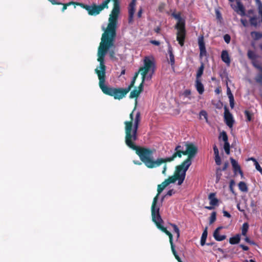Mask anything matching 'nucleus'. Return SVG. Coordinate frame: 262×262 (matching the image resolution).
Returning a JSON list of instances; mask_svg holds the SVG:
<instances>
[{
	"instance_id": "1",
	"label": "nucleus",
	"mask_w": 262,
	"mask_h": 262,
	"mask_svg": "<svg viewBox=\"0 0 262 262\" xmlns=\"http://www.w3.org/2000/svg\"><path fill=\"white\" fill-rule=\"evenodd\" d=\"M137 103V99L135 102V106L129 114V121L124 122L125 142L126 145L130 148L136 151L141 161L148 168H154L160 166L163 163L170 162L177 158H181L182 155H184L186 142H183L177 145L174 149L175 152L170 157L166 158H158L154 160L152 155L155 152V149H150L140 147L136 146L134 142L137 139V131L141 121V114L140 112L136 111Z\"/></svg>"
},
{
	"instance_id": "2",
	"label": "nucleus",
	"mask_w": 262,
	"mask_h": 262,
	"mask_svg": "<svg viewBox=\"0 0 262 262\" xmlns=\"http://www.w3.org/2000/svg\"><path fill=\"white\" fill-rule=\"evenodd\" d=\"M103 46H99L98 47L97 61L99 62V65L97 66L95 70V72L97 74L99 79V86L104 94L113 96L115 99L119 100L122 99L134 86L138 76V73L135 74L130 84L124 89H115L106 86L105 85L106 66H105L104 61L105 51L103 49Z\"/></svg>"
},
{
	"instance_id": "3",
	"label": "nucleus",
	"mask_w": 262,
	"mask_h": 262,
	"mask_svg": "<svg viewBox=\"0 0 262 262\" xmlns=\"http://www.w3.org/2000/svg\"><path fill=\"white\" fill-rule=\"evenodd\" d=\"M155 65L154 62L149 58L146 57L144 59V65L140 68L139 72L141 75L142 81L138 88L132 91L129 95L130 98H137L143 90V83L145 80H149L154 73Z\"/></svg>"
},
{
	"instance_id": "4",
	"label": "nucleus",
	"mask_w": 262,
	"mask_h": 262,
	"mask_svg": "<svg viewBox=\"0 0 262 262\" xmlns=\"http://www.w3.org/2000/svg\"><path fill=\"white\" fill-rule=\"evenodd\" d=\"M184 155H187V158L177 167L182 170V176L186 175V172L192 163V159L196 155L198 147L192 143L186 142Z\"/></svg>"
},
{
	"instance_id": "5",
	"label": "nucleus",
	"mask_w": 262,
	"mask_h": 262,
	"mask_svg": "<svg viewBox=\"0 0 262 262\" xmlns=\"http://www.w3.org/2000/svg\"><path fill=\"white\" fill-rule=\"evenodd\" d=\"M173 17L178 20L176 25V29L177 30V40L181 46L184 45L185 38V20L181 17L180 14H173Z\"/></svg>"
},
{
	"instance_id": "6",
	"label": "nucleus",
	"mask_w": 262,
	"mask_h": 262,
	"mask_svg": "<svg viewBox=\"0 0 262 262\" xmlns=\"http://www.w3.org/2000/svg\"><path fill=\"white\" fill-rule=\"evenodd\" d=\"M181 174H182V170L176 166L174 174L166 179L159 185V186H162L163 188H165L169 184L174 183L177 180H178V184L181 185L184 182L186 176V175L182 176Z\"/></svg>"
},
{
	"instance_id": "7",
	"label": "nucleus",
	"mask_w": 262,
	"mask_h": 262,
	"mask_svg": "<svg viewBox=\"0 0 262 262\" xmlns=\"http://www.w3.org/2000/svg\"><path fill=\"white\" fill-rule=\"evenodd\" d=\"M181 174H182V170L176 166L174 174L166 179L159 185V186H162L163 188H165L169 184L174 183L177 180H178V184L181 185L184 182L186 176V175L182 176Z\"/></svg>"
},
{
	"instance_id": "8",
	"label": "nucleus",
	"mask_w": 262,
	"mask_h": 262,
	"mask_svg": "<svg viewBox=\"0 0 262 262\" xmlns=\"http://www.w3.org/2000/svg\"><path fill=\"white\" fill-rule=\"evenodd\" d=\"M181 174H182V170L176 166L174 174L166 179L159 185V186H162L163 188H165L169 184L174 183L177 180H178V184L181 185L184 182L186 176V175L182 176Z\"/></svg>"
},
{
	"instance_id": "9",
	"label": "nucleus",
	"mask_w": 262,
	"mask_h": 262,
	"mask_svg": "<svg viewBox=\"0 0 262 262\" xmlns=\"http://www.w3.org/2000/svg\"><path fill=\"white\" fill-rule=\"evenodd\" d=\"M151 216L152 221L156 224L157 227L169 236L170 246H172L173 245L172 235L165 228L161 225L163 221L160 215L159 211L157 210L156 211L151 212Z\"/></svg>"
},
{
	"instance_id": "10",
	"label": "nucleus",
	"mask_w": 262,
	"mask_h": 262,
	"mask_svg": "<svg viewBox=\"0 0 262 262\" xmlns=\"http://www.w3.org/2000/svg\"><path fill=\"white\" fill-rule=\"evenodd\" d=\"M77 5H79L87 10L89 15L94 16L99 14L104 8H107L103 3L99 5L93 4L91 6H89L83 4H77Z\"/></svg>"
},
{
	"instance_id": "11",
	"label": "nucleus",
	"mask_w": 262,
	"mask_h": 262,
	"mask_svg": "<svg viewBox=\"0 0 262 262\" xmlns=\"http://www.w3.org/2000/svg\"><path fill=\"white\" fill-rule=\"evenodd\" d=\"M164 189V188H163L162 186H159V185L158 186L157 188V191L158 193L156 195V196L154 198L151 208V212L156 211L157 210L159 211L160 210V206L157 205V202L158 200V198L159 194L162 192V191Z\"/></svg>"
},
{
	"instance_id": "12",
	"label": "nucleus",
	"mask_w": 262,
	"mask_h": 262,
	"mask_svg": "<svg viewBox=\"0 0 262 262\" xmlns=\"http://www.w3.org/2000/svg\"><path fill=\"white\" fill-rule=\"evenodd\" d=\"M116 35L115 36L112 45H110L108 43L105 44V45H103V49L105 51V56L106 55V53L108 52L109 55L111 59H114L115 58V51L113 49L114 48V41L115 40Z\"/></svg>"
},
{
	"instance_id": "13",
	"label": "nucleus",
	"mask_w": 262,
	"mask_h": 262,
	"mask_svg": "<svg viewBox=\"0 0 262 262\" xmlns=\"http://www.w3.org/2000/svg\"><path fill=\"white\" fill-rule=\"evenodd\" d=\"M224 119L227 125L231 128L233 125L234 120L232 114L227 108H225L224 112Z\"/></svg>"
},
{
	"instance_id": "14",
	"label": "nucleus",
	"mask_w": 262,
	"mask_h": 262,
	"mask_svg": "<svg viewBox=\"0 0 262 262\" xmlns=\"http://www.w3.org/2000/svg\"><path fill=\"white\" fill-rule=\"evenodd\" d=\"M136 0H132V2L129 5L128 7V22L129 23H132L133 17L135 11Z\"/></svg>"
},
{
	"instance_id": "15",
	"label": "nucleus",
	"mask_w": 262,
	"mask_h": 262,
	"mask_svg": "<svg viewBox=\"0 0 262 262\" xmlns=\"http://www.w3.org/2000/svg\"><path fill=\"white\" fill-rule=\"evenodd\" d=\"M198 44L200 49V56L201 57L206 56L207 52L206 50L205 45L204 42L203 37H200L198 39Z\"/></svg>"
},
{
	"instance_id": "16",
	"label": "nucleus",
	"mask_w": 262,
	"mask_h": 262,
	"mask_svg": "<svg viewBox=\"0 0 262 262\" xmlns=\"http://www.w3.org/2000/svg\"><path fill=\"white\" fill-rule=\"evenodd\" d=\"M230 160L235 173L238 172L242 176L243 172L237 162L232 158H230Z\"/></svg>"
},
{
	"instance_id": "17",
	"label": "nucleus",
	"mask_w": 262,
	"mask_h": 262,
	"mask_svg": "<svg viewBox=\"0 0 262 262\" xmlns=\"http://www.w3.org/2000/svg\"><path fill=\"white\" fill-rule=\"evenodd\" d=\"M221 58L227 66H229L231 62L229 55L227 50H223L221 53Z\"/></svg>"
},
{
	"instance_id": "18",
	"label": "nucleus",
	"mask_w": 262,
	"mask_h": 262,
	"mask_svg": "<svg viewBox=\"0 0 262 262\" xmlns=\"http://www.w3.org/2000/svg\"><path fill=\"white\" fill-rule=\"evenodd\" d=\"M222 228V227H219L216 229L213 233V237L217 241H222L225 239L226 237L225 235H220L219 231Z\"/></svg>"
},
{
	"instance_id": "19",
	"label": "nucleus",
	"mask_w": 262,
	"mask_h": 262,
	"mask_svg": "<svg viewBox=\"0 0 262 262\" xmlns=\"http://www.w3.org/2000/svg\"><path fill=\"white\" fill-rule=\"evenodd\" d=\"M236 4L237 6L235 8V11L241 16H244L245 15V12L243 4L238 1H236Z\"/></svg>"
},
{
	"instance_id": "20",
	"label": "nucleus",
	"mask_w": 262,
	"mask_h": 262,
	"mask_svg": "<svg viewBox=\"0 0 262 262\" xmlns=\"http://www.w3.org/2000/svg\"><path fill=\"white\" fill-rule=\"evenodd\" d=\"M195 88L200 94L203 93L204 91V86L199 79L196 80Z\"/></svg>"
},
{
	"instance_id": "21",
	"label": "nucleus",
	"mask_w": 262,
	"mask_h": 262,
	"mask_svg": "<svg viewBox=\"0 0 262 262\" xmlns=\"http://www.w3.org/2000/svg\"><path fill=\"white\" fill-rule=\"evenodd\" d=\"M215 196V193H211L208 197L209 200H210V204L212 206L216 205L219 201Z\"/></svg>"
},
{
	"instance_id": "22",
	"label": "nucleus",
	"mask_w": 262,
	"mask_h": 262,
	"mask_svg": "<svg viewBox=\"0 0 262 262\" xmlns=\"http://www.w3.org/2000/svg\"><path fill=\"white\" fill-rule=\"evenodd\" d=\"M207 237V227H206L204 230L201 238V245L204 246L205 244V242Z\"/></svg>"
},
{
	"instance_id": "23",
	"label": "nucleus",
	"mask_w": 262,
	"mask_h": 262,
	"mask_svg": "<svg viewBox=\"0 0 262 262\" xmlns=\"http://www.w3.org/2000/svg\"><path fill=\"white\" fill-rule=\"evenodd\" d=\"M240 241V235L236 234L235 236L231 237L229 239V243L231 244H238Z\"/></svg>"
},
{
	"instance_id": "24",
	"label": "nucleus",
	"mask_w": 262,
	"mask_h": 262,
	"mask_svg": "<svg viewBox=\"0 0 262 262\" xmlns=\"http://www.w3.org/2000/svg\"><path fill=\"white\" fill-rule=\"evenodd\" d=\"M238 188L243 192H247L248 191V187L244 182H240L239 183Z\"/></svg>"
},
{
	"instance_id": "25",
	"label": "nucleus",
	"mask_w": 262,
	"mask_h": 262,
	"mask_svg": "<svg viewBox=\"0 0 262 262\" xmlns=\"http://www.w3.org/2000/svg\"><path fill=\"white\" fill-rule=\"evenodd\" d=\"M257 69H258L260 72L261 73L257 75V76L255 78V80L256 82L262 84V68L260 67L259 66H255Z\"/></svg>"
},
{
	"instance_id": "26",
	"label": "nucleus",
	"mask_w": 262,
	"mask_h": 262,
	"mask_svg": "<svg viewBox=\"0 0 262 262\" xmlns=\"http://www.w3.org/2000/svg\"><path fill=\"white\" fill-rule=\"evenodd\" d=\"M204 67V64L203 63H201V66L199 68V70H198L197 74H196V79H199V78L202 75L203 73Z\"/></svg>"
},
{
	"instance_id": "27",
	"label": "nucleus",
	"mask_w": 262,
	"mask_h": 262,
	"mask_svg": "<svg viewBox=\"0 0 262 262\" xmlns=\"http://www.w3.org/2000/svg\"><path fill=\"white\" fill-rule=\"evenodd\" d=\"M247 55H248V58L252 60H254L256 58V56L255 53H254V52H253L251 50L248 51Z\"/></svg>"
},
{
	"instance_id": "28",
	"label": "nucleus",
	"mask_w": 262,
	"mask_h": 262,
	"mask_svg": "<svg viewBox=\"0 0 262 262\" xmlns=\"http://www.w3.org/2000/svg\"><path fill=\"white\" fill-rule=\"evenodd\" d=\"M248 224L246 223L243 224L242 229V233L243 235H245L248 229Z\"/></svg>"
},
{
	"instance_id": "29",
	"label": "nucleus",
	"mask_w": 262,
	"mask_h": 262,
	"mask_svg": "<svg viewBox=\"0 0 262 262\" xmlns=\"http://www.w3.org/2000/svg\"><path fill=\"white\" fill-rule=\"evenodd\" d=\"M224 149L227 155L230 154V144L228 142L224 143Z\"/></svg>"
},
{
	"instance_id": "30",
	"label": "nucleus",
	"mask_w": 262,
	"mask_h": 262,
	"mask_svg": "<svg viewBox=\"0 0 262 262\" xmlns=\"http://www.w3.org/2000/svg\"><path fill=\"white\" fill-rule=\"evenodd\" d=\"M250 23L251 25L256 27L257 25V18L256 17H252L250 19Z\"/></svg>"
},
{
	"instance_id": "31",
	"label": "nucleus",
	"mask_w": 262,
	"mask_h": 262,
	"mask_svg": "<svg viewBox=\"0 0 262 262\" xmlns=\"http://www.w3.org/2000/svg\"><path fill=\"white\" fill-rule=\"evenodd\" d=\"M171 226L173 227L174 231L177 233V238L178 239L180 237V230L178 227L175 224H171Z\"/></svg>"
},
{
	"instance_id": "32",
	"label": "nucleus",
	"mask_w": 262,
	"mask_h": 262,
	"mask_svg": "<svg viewBox=\"0 0 262 262\" xmlns=\"http://www.w3.org/2000/svg\"><path fill=\"white\" fill-rule=\"evenodd\" d=\"M171 251H172V253L174 255L175 258L178 260V261L180 260L181 259V258H180V257L178 256V255L177 253V252L174 248V245H173L172 246H171Z\"/></svg>"
},
{
	"instance_id": "33",
	"label": "nucleus",
	"mask_w": 262,
	"mask_h": 262,
	"mask_svg": "<svg viewBox=\"0 0 262 262\" xmlns=\"http://www.w3.org/2000/svg\"><path fill=\"white\" fill-rule=\"evenodd\" d=\"M221 137H222V140H223L224 143L228 142V136L226 132H223L221 134Z\"/></svg>"
},
{
	"instance_id": "34",
	"label": "nucleus",
	"mask_w": 262,
	"mask_h": 262,
	"mask_svg": "<svg viewBox=\"0 0 262 262\" xmlns=\"http://www.w3.org/2000/svg\"><path fill=\"white\" fill-rule=\"evenodd\" d=\"M216 220V213L215 212H213L211 213V216L210 217L209 223L210 224L213 223Z\"/></svg>"
},
{
	"instance_id": "35",
	"label": "nucleus",
	"mask_w": 262,
	"mask_h": 262,
	"mask_svg": "<svg viewBox=\"0 0 262 262\" xmlns=\"http://www.w3.org/2000/svg\"><path fill=\"white\" fill-rule=\"evenodd\" d=\"M77 3H75L74 2H69L67 4H63L61 3V5H63V6L62 7V11L63 12L65 10L67 9V7L69 6H70L71 5H74V4H76L77 5Z\"/></svg>"
},
{
	"instance_id": "36",
	"label": "nucleus",
	"mask_w": 262,
	"mask_h": 262,
	"mask_svg": "<svg viewBox=\"0 0 262 262\" xmlns=\"http://www.w3.org/2000/svg\"><path fill=\"white\" fill-rule=\"evenodd\" d=\"M245 115L246 117L247 121H250L251 120L252 114L248 111H245Z\"/></svg>"
},
{
	"instance_id": "37",
	"label": "nucleus",
	"mask_w": 262,
	"mask_h": 262,
	"mask_svg": "<svg viewBox=\"0 0 262 262\" xmlns=\"http://www.w3.org/2000/svg\"><path fill=\"white\" fill-rule=\"evenodd\" d=\"M166 42L167 43L168 45V53L169 54V56H170V55H173V54L172 53V48L171 45H170L169 41L166 40Z\"/></svg>"
},
{
	"instance_id": "38",
	"label": "nucleus",
	"mask_w": 262,
	"mask_h": 262,
	"mask_svg": "<svg viewBox=\"0 0 262 262\" xmlns=\"http://www.w3.org/2000/svg\"><path fill=\"white\" fill-rule=\"evenodd\" d=\"M215 162L217 165L221 164V159L219 155L215 156Z\"/></svg>"
},
{
	"instance_id": "39",
	"label": "nucleus",
	"mask_w": 262,
	"mask_h": 262,
	"mask_svg": "<svg viewBox=\"0 0 262 262\" xmlns=\"http://www.w3.org/2000/svg\"><path fill=\"white\" fill-rule=\"evenodd\" d=\"M200 116L201 117H204V118L206 119V121L207 122V114L206 111H201L200 113Z\"/></svg>"
},
{
	"instance_id": "40",
	"label": "nucleus",
	"mask_w": 262,
	"mask_h": 262,
	"mask_svg": "<svg viewBox=\"0 0 262 262\" xmlns=\"http://www.w3.org/2000/svg\"><path fill=\"white\" fill-rule=\"evenodd\" d=\"M224 39L227 43H229L230 41L231 37L228 34H226L224 36Z\"/></svg>"
},
{
	"instance_id": "41",
	"label": "nucleus",
	"mask_w": 262,
	"mask_h": 262,
	"mask_svg": "<svg viewBox=\"0 0 262 262\" xmlns=\"http://www.w3.org/2000/svg\"><path fill=\"white\" fill-rule=\"evenodd\" d=\"M254 165L255 166V168L256 169V170L262 174V168L258 164V163L257 162L255 163H254Z\"/></svg>"
},
{
	"instance_id": "42",
	"label": "nucleus",
	"mask_w": 262,
	"mask_h": 262,
	"mask_svg": "<svg viewBox=\"0 0 262 262\" xmlns=\"http://www.w3.org/2000/svg\"><path fill=\"white\" fill-rule=\"evenodd\" d=\"M191 94V91L189 90H186L183 93V95H184L186 97H189Z\"/></svg>"
},
{
	"instance_id": "43",
	"label": "nucleus",
	"mask_w": 262,
	"mask_h": 262,
	"mask_svg": "<svg viewBox=\"0 0 262 262\" xmlns=\"http://www.w3.org/2000/svg\"><path fill=\"white\" fill-rule=\"evenodd\" d=\"M169 60H170V63L171 66L173 65L174 64L175 60H174V55H170L169 56Z\"/></svg>"
},
{
	"instance_id": "44",
	"label": "nucleus",
	"mask_w": 262,
	"mask_h": 262,
	"mask_svg": "<svg viewBox=\"0 0 262 262\" xmlns=\"http://www.w3.org/2000/svg\"><path fill=\"white\" fill-rule=\"evenodd\" d=\"M215 15L218 19L220 20L222 19V15L219 10H215Z\"/></svg>"
},
{
	"instance_id": "45",
	"label": "nucleus",
	"mask_w": 262,
	"mask_h": 262,
	"mask_svg": "<svg viewBox=\"0 0 262 262\" xmlns=\"http://www.w3.org/2000/svg\"><path fill=\"white\" fill-rule=\"evenodd\" d=\"M229 98V102H230V106L232 108L234 107V97H231Z\"/></svg>"
},
{
	"instance_id": "46",
	"label": "nucleus",
	"mask_w": 262,
	"mask_h": 262,
	"mask_svg": "<svg viewBox=\"0 0 262 262\" xmlns=\"http://www.w3.org/2000/svg\"><path fill=\"white\" fill-rule=\"evenodd\" d=\"M227 94L229 98H231L230 96L231 97H234L233 95H232V94L231 92L230 89L228 86H227Z\"/></svg>"
},
{
	"instance_id": "47",
	"label": "nucleus",
	"mask_w": 262,
	"mask_h": 262,
	"mask_svg": "<svg viewBox=\"0 0 262 262\" xmlns=\"http://www.w3.org/2000/svg\"><path fill=\"white\" fill-rule=\"evenodd\" d=\"M213 150L215 156L219 155L218 148L215 145L213 146Z\"/></svg>"
},
{
	"instance_id": "48",
	"label": "nucleus",
	"mask_w": 262,
	"mask_h": 262,
	"mask_svg": "<svg viewBox=\"0 0 262 262\" xmlns=\"http://www.w3.org/2000/svg\"><path fill=\"white\" fill-rule=\"evenodd\" d=\"M241 21L242 24V25L244 26V27H247V25H248V22H247V20L246 19H241Z\"/></svg>"
},
{
	"instance_id": "49",
	"label": "nucleus",
	"mask_w": 262,
	"mask_h": 262,
	"mask_svg": "<svg viewBox=\"0 0 262 262\" xmlns=\"http://www.w3.org/2000/svg\"><path fill=\"white\" fill-rule=\"evenodd\" d=\"M251 34L253 35V34H255V38L256 39H258L260 37H261V35L260 34H259V33L258 32H252L251 33Z\"/></svg>"
},
{
	"instance_id": "50",
	"label": "nucleus",
	"mask_w": 262,
	"mask_h": 262,
	"mask_svg": "<svg viewBox=\"0 0 262 262\" xmlns=\"http://www.w3.org/2000/svg\"><path fill=\"white\" fill-rule=\"evenodd\" d=\"M223 214L224 216H226L228 218H230L231 217V215L230 214V213L226 211H224Z\"/></svg>"
},
{
	"instance_id": "51",
	"label": "nucleus",
	"mask_w": 262,
	"mask_h": 262,
	"mask_svg": "<svg viewBox=\"0 0 262 262\" xmlns=\"http://www.w3.org/2000/svg\"><path fill=\"white\" fill-rule=\"evenodd\" d=\"M150 43L156 46H159L160 44V42L157 40H151Z\"/></svg>"
},
{
	"instance_id": "52",
	"label": "nucleus",
	"mask_w": 262,
	"mask_h": 262,
	"mask_svg": "<svg viewBox=\"0 0 262 262\" xmlns=\"http://www.w3.org/2000/svg\"><path fill=\"white\" fill-rule=\"evenodd\" d=\"M240 247L245 251H247L249 250V248L247 246H245L244 245H240Z\"/></svg>"
},
{
	"instance_id": "53",
	"label": "nucleus",
	"mask_w": 262,
	"mask_h": 262,
	"mask_svg": "<svg viewBox=\"0 0 262 262\" xmlns=\"http://www.w3.org/2000/svg\"><path fill=\"white\" fill-rule=\"evenodd\" d=\"M245 241L250 244H254V242H252L248 237L245 238Z\"/></svg>"
},
{
	"instance_id": "54",
	"label": "nucleus",
	"mask_w": 262,
	"mask_h": 262,
	"mask_svg": "<svg viewBox=\"0 0 262 262\" xmlns=\"http://www.w3.org/2000/svg\"><path fill=\"white\" fill-rule=\"evenodd\" d=\"M174 193L173 189H170L167 192V195L171 196Z\"/></svg>"
},
{
	"instance_id": "55",
	"label": "nucleus",
	"mask_w": 262,
	"mask_h": 262,
	"mask_svg": "<svg viewBox=\"0 0 262 262\" xmlns=\"http://www.w3.org/2000/svg\"><path fill=\"white\" fill-rule=\"evenodd\" d=\"M142 13V9L141 8V9L139 10V11H138V14H137L138 17L139 18H140V17H141Z\"/></svg>"
},
{
	"instance_id": "56",
	"label": "nucleus",
	"mask_w": 262,
	"mask_h": 262,
	"mask_svg": "<svg viewBox=\"0 0 262 262\" xmlns=\"http://www.w3.org/2000/svg\"><path fill=\"white\" fill-rule=\"evenodd\" d=\"M48 1H50V2L52 4H53V5H56V4H57V5L61 4V3H56V2H55V0H48Z\"/></svg>"
},
{
	"instance_id": "57",
	"label": "nucleus",
	"mask_w": 262,
	"mask_h": 262,
	"mask_svg": "<svg viewBox=\"0 0 262 262\" xmlns=\"http://www.w3.org/2000/svg\"><path fill=\"white\" fill-rule=\"evenodd\" d=\"M166 169H167V166H166V165L165 164V165H164V166L163 167V170H162L163 174H166Z\"/></svg>"
},
{
	"instance_id": "58",
	"label": "nucleus",
	"mask_w": 262,
	"mask_h": 262,
	"mask_svg": "<svg viewBox=\"0 0 262 262\" xmlns=\"http://www.w3.org/2000/svg\"><path fill=\"white\" fill-rule=\"evenodd\" d=\"M248 160L249 161H252L253 162H254V163H255L256 162H257V161H256V160L253 158V157H251V158H249Z\"/></svg>"
},
{
	"instance_id": "59",
	"label": "nucleus",
	"mask_w": 262,
	"mask_h": 262,
	"mask_svg": "<svg viewBox=\"0 0 262 262\" xmlns=\"http://www.w3.org/2000/svg\"><path fill=\"white\" fill-rule=\"evenodd\" d=\"M160 28L158 27L156 28L155 29V31L156 33H159L160 32Z\"/></svg>"
},
{
	"instance_id": "60",
	"label": "nucleus",
	"mask_w": 262,
	"mask_h": 262,
	"mask_svg": "<svg viewBox=\"0 0 262 262\" xmlns=\"http://www.w3.org/2000/svg\"><path fill=\"white\" fill-rule=\"evenodd\" d=\"M134 163L136 165H141V162L139 161H134Z\"/></svg>"
},
{
	"instance_id": "61",
	"label": "nucleus",
	"mask_w": 262,
	"mask_h": 262,
	"mask_svg": "<svg viewBox=\"0 0 262 262\" xmlns=\"http://www.w3.org/2000/svg\"><path fill=\"white\" fill-rule=\"evenodd\" d=\"M228 166V163H225L224 167L223 168V170H225Z\"/></svg>"
},
{
	"instance_id": "62",
	"label": "nucleus",
	"mask_w": 262,
	"mask_h": 262,
	"mask_svg": "<svg viewBox=\"0 0 262 262\" xmlns=\"http://www.w3.org/2000/svg\"><path fill=\"white\" fill-rule=\"evenodd\" d=\"M237 208L238 209V210L240 211H243L244 210L241 209V208H240V206H239V204H237Z\"/></svg>"
},
{
	"instance_id": "63",
	"label": "nucleus",
	"mask_w": 262,
	"mask_h": 262,
	"mask_svg": "<svg viewBox=\"0 0 262 262\" xmlns=\"http://www.w3.org/2000/svg\"><path fill=\"white\" fill-rule=\"evenodd\" d=\"M205 208L209 210H211L213 209V207L212 206H206Z\"/></svg>"
},
{
	"instance_id": "64",
	"label": "nucleus",
	"mask_w": 262,
	"mask_h": 262,
	"mask_svg": "<svg viewBox=\"0 0 262 262\" xmlns=\"http://www.w3.org/2000/svg\"><path fill=\"white\" fill-rule=\"evenodd\" d=\"M215 92L216 93V94H219L220 93V90L219 89H216L215 90Z\"/></svg>"
}]
</instances>
